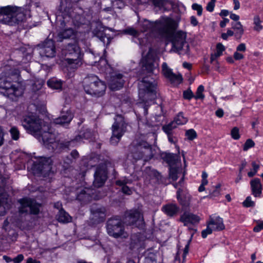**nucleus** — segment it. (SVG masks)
Returning a JSON list of instances; mask_svg holds the SVG:
<instances>
[{
  "label": "nucleus",
  "mask_w": 263,
  "mask_h": 263,
  "mask_svg": "<svg viewBox=\"0 0 263 263\" xmlns=\"http://www.w3.org/2000/svg\"><path fill=\"white\" fill-rule=\"evenodd\" d=\"M22 124L28 133L41 137L44 146L49 149H53L57 145L55 135L52 133L48 124L39 117L31 115L24 116Z\"/></svg>",
  "instance_id": "obj_1"
},
{
  "label": "nucleus",
  "mask_w": 263,
  "mask_h": 263,
  "mask_svg": "<svg viewBox=\"0 0 263 263\" xmlns=\"http://www.w3.org/2000/svg\"><path fill=\"white\" fill-rule=\"evenodd\" d=\"M20 71L15 68H6L0 74V89L4 90V95L13 99L23 93V88L18 84H14L18 79Z\"/></svg>",
  "instance_id": "obj_2"
},
{
  "label": "nucleus",
  "mask_w": 263,
  "mask_h": 263,
  "mask_svg": "<svg viewBox=\"0 0 263 263\" xmlns=\"http://www.w3.org/2000/svg\"><path fill=\"white\" fill-rule=\"evenodd\" d=\"M106 86L96 76L91 75L84 80V89L86 93L96 97H100L105 94Z\"/></svg>",
  "instance_id": "obj_3"
},
{
  "label": "nucleus",
  "mask_w": 263,
  "mask_h": 263,
  "mask_svg": "<svg viewBox=\"0 0 263 263\" xmlns=\"http://www.w3.org/2000/svg\"><path fill=\"white\" fill-rule=\"evenodd\" d=\"M28 161V165L34 175L46 177L51 173L52 161L50 158L40 157Z\"/></svg>",
  "instance_id": "obj_4"
},
{
  "label": "nucleus",
  "mask_w": 263,
  "mask_h": 263,
  "mask_svg": "<svg viewBox=\"0 0 263 263\" xmlns=\"http://www.w3.org/2000/svg\"><path fill=\"white\" fill-rule=\"evenodd\" d=\"M133 157L136 160L143 159L148 161L154 156L152 146L144 140L134 141L130 147Z\"/></svg>",
  "instance_id": "obj_5"
},
{
  "label": "nucleus",
  "mask_w": 263,
  "mask_h": 263,
  "mask_svg": "<svg viewBox=\"0 0 263 263\" xmlns=\"http://www.w3.org/2000/svg\"><path fill=\"white\" fill-rule=\"evenodd\" d=\"M186 33L181 31H177L174 34L172 41V47L174 50L180 54H189V45L186 42Z\"/></svg>",
  "instance_id": "obj_6"
},
{
  "label": "nucleus",
  "mask_w": 263,
  "mask_h": 263,
  "mask_svg": "<svg viewBox=\"0 0 263 263\" xmlns=\"http://www.w3.org/2000/svg\"><path fill=\"white\" fill-rule=\"evenodd\" d=\"M106 229L108 234L114 238H126L128 234L124 231L121 220L117 218H110L107 222Z\"/></svg>",
  "instance_id": "obj_7"
},
{
  "label": "nucleus",
  "mask_w": 263,
  "mask_h": 263,
  "mask_svg": "<svg viewBox=\"0 0 263 263\" xmlns=\"http://www.w3.org/2000/svg\"><path fill=\"white\" fill-rule=\"evenodd\" d=\"M127 123L121 116H118L111 126L112 135L110 142L112 145H117L126 131Z\"/></svg>",
  "instance_id": "obj_8"
},
{
  "label": "nucleus",
  "mask_w": 263,
  "mask_h": 263,
  "mask_svg": "<svg viewBox=\"0 0 263 263\" xmlns=\"http://www.w3.org/2000/svg\"><path fill=\"white\" fill-rule=\"evenodd\" d=\"M20 204L18 211L21 214H31L37 215L40 212L41 204L30 198H23L18 200Z\"/></svg>",
  "instance_id": "obj_9"
},
{
  "label": "nucleus",
  "mask_w": 263,
  "mask_h": 263,
  "mask_svg": "<svg viewBox=\"0 0 263 263\" xmlns=\"http://www.w3.org/2000/svg\"><path fill=\"white\" fill-rule=\"evenodd\" d=\"M156 30L162 35L168 36L173 33L176 29V23L171 18L162 17L161 20L156 21Z\"/></svg>",
  "instance_id": "obj_10"
},
{
  "label": "nucleus",
  "mask_w": 263,
  "mask_h": 263,
  "mask_svg": "<svg viewBox=\"0 0 263 263\" xmlns=\"http://www.w3.org/2000/svg\"><path fill=\"white\" fill-rule=\"evenodd\" d=\"M139 95H155L157 83L154 79L150 77H146L142 79L139 83Z\"/></svg>",
  "instance_id": "obj_11"
},
{
  "label": "nucleus",
  "mask_w": 263,
  "mask_h": 263,
  "mask_svg": "<svg viewBox=\"0 0 263 263\" xmlns=\"http://www.w3.org/2000/svg\"><path fill=\"white\" fill-rule=\"evenodd\" d=\"M124 223L127 225L135 226L140 229H143L145 227L143 215L138 210H133L126 213Z\"/></svg>",
  "instance_id": "obj_12"
},
{
  "label": "nucleus",
  "mask_w": 263,
  "mask_h": 263,
  "mask_svg": "<svg viewBox=\"0 0 263 263\" xmlns=\"http://www.w3.org/2000/svg\"><path fill=\"white\" fill-rule=\"evenodd\" d=\"M155 58L153 49L150 48L146 55L143 57L140 62V64L143 70L147 73H152L158 67V64L155 63Z\"/></svg>",
  "instance_id": "obj_13"
},
{
  "label": "nucleus",
  "mask_w": 263,
  "mask_h": 263,
  "mask_svg": "<svg viewBox=\"0 0 263 263\" xmlns=\"http://www.w3.org/2000/svg\"><path fill=\"white\" fill-rule=\"evenodd\" d=\"M107 178L106 165L104 164L99 165L94 174L93 186L95 187H101L105 183Z\"/></svg>",
  "instance_id": "obj_14"
},
{
  "label": "nucleus",
  "mask_w": 263,
  "mask_h": 263,
  "mask_svg": "<svg viewBox=\"0 0 263 263\" xmlns=\"http://www.w3.org/2000/svg\"><path fill=\"white\" fill-rule=\"evenodd\" d=\"M40 47V53L42 56L53 58L55 55L56 50L54 41L52 40H46L38 45Z\"/></svg>",
  "instance_id": "obj_15"
},
{
  "label": "nucleus",
  "mask_w": 263,
  "mask_h": 263,
  "mask_svg": "<svg viewBox=\"0 0 263 263\" xmlns=\"http://www.w3.org/2000/svg\"><path fill=\"white\" fill-rule=\"evenodd\" d=\"M162 72L164 76L172 84L177 85L182 82L183 79L181 74L174 73L172 69L165 62L162 65Z\"/></svg>",
  "instance_id": "obj_16"
},
{
  "label": "nucleus",
  "mask_w": 263,
  "mask_h": 263,
  "mask_svg": "<svg viewBox=\"0 0 263 263\" xmlns=\"http://www.w3.org/2000/svg\"><path fill=\"white\" fill-rule=\"evenodd\" d=\"M15 13V7L7 6L0 7V23L12 25V16Z\"/></svg>",
  "instance_id": "obj_17"
},
{
  "label": "nucleus",
  "mask_w": 263,
  "mask_h": 263,
  "mask_svg": "<svg viewBox=\"0 0 263 263\" xmlns=\"http://www.w3.org/2000/svg\"><path fill=\"white\" fill-rule=\"evenodd\" d=\"M60 28L58 34L59 41L61 42L64 39L72 38L76 36V31L70 27H66L64 21L61 23Z\"/></svg>",
  "instance_id": "obj_18"
},
{
  "label": "nucleus",
  "mask_w": 263,
  "mask_h": 263,
  "mask_svg": "<svg viewBox=\"0 0 263 263\" xmlns=\"http://www.w3.org/2000/svg\"><path fill=\"white\" fill-rule=\"evenodd\" d=\"M63 63L68 69L76 70L83 64V55L67 57L63 60Z\"/></svg>",
  "instance_id": "obj_19"
},
{
  "label": "nucleus",
  "mask_w": 263,
  "mask_h": 263,
  "mask_svg": "<svg viewBox=\"0 0 263 263\" xmlns=\"http://www.w3.org/2000/svg\"><path fill=\"white\" fill-rule=\"evenodd\" d=\"M92 219L96 223L103 222L106 218V210L103 206L92 207L91 209Z\"/></svg>",
  "instance_id": "obj_20"
},
{
  "label": "nucleus",
  "mask_w": 263,
  "mask_h": 263,
  "mask_svg": "<svg viewBox=\"0 0 263 263\" xmlns=\"http://www.w3.org/2000/svg\"><path fill=\"white\" fill-rule=\"evenodd\" d=\"M63 53L68 57H74L83 55L80 48L76 43L68 44L63 49Z\"/></svg>",
  "instance_id": "obj_21"
},
{
  "label": "nucleus",
  "mask_w": 263,
  "mask_h": 263,
  "mask_svg": "<svg viewBox=\"0 0 263 263\" xmlns=\"http://www.w3.org/2000/svg\"><path fill=\"white\" fill-rule=\"evenodd\" d=\"M180 221L184 223V226L189 224H195L199 223L200 218L197 215L189 212H184L180 216Z\"/></svg>",
  "instance_id": "obj_22"
},
{
  "label": "nucleus",
  "mask_w": 263,
  "mask_h": 263,
  "mask_svg": "<svg viewBox=\"0 0 263 263\" xmlns=\"http://www.w3.org/2000/svg\"><path fill=\"white\" fill-rule=\"evenodd\" d=\"M124 83L123 75L120 73L115 74L111 77L109 87L112 90H118L123 87Z\"/></svg>",
  "instance_id": "obj_23"
},
{
  "label": "nucleus",
  "mask_w": 263,
  "mask_h": 263,
  "mask_svg": "<svg viewBox=\"0 0 263 263\" xmlns=\"http://www.w3.org/2000/svg\"><path fill=\"white\" fill-rule=\"evenodd\" d=\"M250 186L252 194L255 197H260L262 194V184L260 180L255 178L250 181Z\"/></svg>",
  "instance_id": "obj_24"
},
{
  "label": "nucleus",
  "mask_w": 263,
  "mask_h": 263,
  "mask_svg": "<svg viewBox=\"0 0 263 263\" xmlns=\"http://www.w3.org/2000/svg\"><path fill=\"white\" fill-rule=\"evenodd\" d=\"M214 231H221L225 228L222 218L219 216L210 217L209 222Z\"/></svg>",
  "instance_id": "obj_25"
},
{
  "label": "nucleus",
  "mask_w": 263,
  "mask_h": 263,
  "mask_svg": "<svg viewBox=\"0 0 263 263\" xmlns=\"http://www.w3.org/2000/svg\"><path fill=\"white\" fill-rule=\"evenodd\" d=\"M179 210V208L176 203H168L162 207V211L170 217L177 214Z\"/></svg>",
  "instance_id": "obj_26"
},
{
  "label": "nucleus",
  "mask_w": 263,
  "mask_h": 263,
  "mask_svg": "<svg viewBox=\"0 0 263 263\" xmlns=\"http://www.w3.org/2000/svg\"><path fill=\"white\" fill-rule=\"evenodd\" d=\"M89 190L86 189V190H82L77 196V199L81 201H86L87 200H89L90 198H93L95 200H98L102 197L101 196H99L97 195H94L93 193L90 195V193H89Z\"/></svg>",
  "instance_id": "obj_27"
},
{
  "label": "nucleus",
  "mask_w": 263,
  "mask_h": 263,
  "mask_svg": "<svg viewBox=\"0 0 263 263\" xmlns=\"http://www.w3.org/2000/svg\"><path fill=\"white\" fill-rule=\"evenodd\" d=\"M15 7V13L12 16V25L11 26L15 25L18 24L20 22L24 21L26 18V16L24 13L21 11V9Z\"/></svg>",
  "instance_id": "obj_28"
},
{
  "label": "nucleus",
  "mask_w": 263,
  "mask_h": 263,
  "mask_svg": "<svg viewBox=\"0 0 263 263\" xmlns=\"http://www.w3.org/2000/svg\"><path fill=\"white\" fill-rule=\"evenodd\" d=\"M73 116L71 111H67L58 118L54 120V122L57 124L64 125L68 124L72 119Z\"/></svg>",
  "instance_id": "obj_29"
},
{
  "label": "nucleus",
  "mask_w": 263,
  "mask_h": 263,
  "mask_svg": "<svg viewBox=\"0 0 263 263\" xmlns=\"http://www.w3.org/2000/svg\"><path fill=\"white\" fill-rule=\"evenodd\" d=\"M10 208V204L6 195H0V216L5 215L6 210Z\"/></svg>",
  "instance_id": "obj_30"
},
{
  "label": "nucleus",
  "mask_w": 263,
  "mask_h": 263,
  "mask_svg": "<svg viewBox=\"0 0 263 263\" xmlns=\"http://www.w3.org/2000/svg\"><path fill=\"white\" fill-rule=\"evenodd\" d=\"M64 81L56 78H52L48 80L47 84L49 87L56 90H61Z\"/></svg>",
  "instance_id": "obj_31"
},
{
  "label": "nucleus",
  "mask_w": 263,
  "mask_h": 263,
  "mask_svg": "<svg viewBox=\"0 0 263 263\" xmlns=\"http://www.w3.org/2000/svg\"><path fill=\"white\" fill-rule=\"evenodd\" d=\"M140 29L141 32L147 31H155L156 30V24L148 20H144L140 24Z\"/></svg>",
  "instance_id": "obj_32"
},
{
  "label": "nucleus",
  "mask_w": 263,
  "mask_h": 263,
  "mask_svg": "<svg viewBox=\"0 0 263 263\" xmlns=\"http://www.w3.org/2000/svg\"><path fill=\"white\" fill-rule=\"evenodd\" d=\"M225 50V47L221 43H217L216 47V51L214 53L211 54V63H213L215 61H216L217 58L222 55V53Z\"/></svg>",
  "instance_id": "obj_33"
},
{
  "label": "nucleus",
  "mask_w": 263,
  "mask_h": 263,
  "mask_svg": "<svg viewBox=\"0 0 263 263\" xmlns=\"http://www.w3.org/2000/svg\"><path fill=\"white\" fill-rule=\"evenodd\" d=\"M57 219L59 222L68 223L71 221V217L63 209L59 210L57 215Z\"/></svg>",
  "instance_id": "obj_34"
},
{
  "label": "nucleus",
  "mask_w": 263,
  "mask_h": 263,
  "mask_svg": "<svg viewBox=\"0 0 263 263\" xmlns=\"http://www.w3.org/2000/svg\"><path fill=\"white\" fill-rule=\"evenodd\" d=\"M182 190L179 188L177 191V199L179 203L183 207H187L189 205V200L191 198L190 195L182 197L181 195Z\"/></svg>",
  "instance_id": "obj_35"
},
{
  "label": "nucleus",
  "mask_w": 263,
  "mask_h": 263,
  "mask_svg": "<svg viewBox=\"0 0 263 263\" xmlns=\"http://www.w3.org/2000/svg\"><path fill=\"white\" fill-rule=\"evenodd\" d=\"M232 28L235 31L236 35L241 36L244 32L243 26L240 22H234L232 23Z\"/></svg>",
  "instance_id": "obj_36"
},
{
  "label": "nucleus",
  "mask_w": 263,
  "mask_h": 263,
  "mask_svg": "<svg viewBox=\"0 0 263 263\" xmlns=\"http://www.w3.org/2000/svg\"><path fill=\"white\" fill-rule=\"evenodd\" d=\"M128 183L127 181L126 180H119L116 181V184L119 186H122V191L123 193L127 195H130L132 193V191L129 187L126 185V184Z\"/></svg>",
  "instance_id": "obj_37"
},
{
  "label": "nucleus",
  "mask_w": 263,
  "mask_h": 263,
  "mask_svg": "<svg viewBox=\"0 0 263 263\" xmlns=\"http://www.w3.org/2000/svg\"><path fill=\"white\" fill-rule=\"evenodd\" d=\"M253 29L254 30L260 32L263 29V26L262 25V21H261L260 17L258 15H256L253 17Z\"/></svg>",
  "instance_id": "obj_38"
},
{
  "label": "nucleus",
  "mask_w": 263,
  "mask_h": 263,
  "mask_svg": "<svg viewBox=\"0 0 263 263\" xmlns=\"http://www.w3.org/2000/svg\"><path fill=\"white\" fill-rule=\"evenodd\" d=\"M187 121V118L183 116L182 112H179L173 120L177 126L185 124Z\"/></svg>",
  "instance_id": "obj_39"
},
{
  "label": "nucleus",
  "mask_w": 263,
  "mask_h": 263,
  "mask_svg": "<svg viewBox=\"0 0 263 263\" xmlns=\"http://www.w3.org/2000/svg\"><path fill=\"white\" fill-rule=\"evenodd\" d=\"M177 125L173 121L169 123L168 124L163 126L162 130L166 134H169L173 133V130L177 128Z\"/></svg>",
  "instance_id": "obj_40"
},
{
  "label": "nucleus",
  "mask_w": 263,
  "mask_h": 263,
  "mask_svg": "<svg viewBox=\"0 0 263 263\" xmlns=\"http://www.w3.org/2000/svg\"><path fill=\"white\" fill-rule=\"evenodd\" d=\"M98 66L101 70L104 72H106L108 68L110 67L109 65L108 64L107 61L103 58L100 59Z\"/></svg>",
  "instance_id": "obj_41"
},
{
  "label": "nucleus",
  "mask_w": 263,
  "mask_h": 263,
  "mask_svg": "<svg viewBox=\"0 0 263 263\" xmlns=\"http://www.w3.org/2000/svg\"><path fill=\"white\" fill-rule=\"evenodd\" d=\"M204 90V86L202 85H199L197 89L196 95H194V98L196 100L203 99L204 98V95L203 93Z\"/></svg>",
  "instance_id": "obj_42"
},
{
  "label": "nucleus",
  "mask_w": 263,
  "mask_h": 263,
  "mask_svg": "<svg viewBox=\"0 0 263 263\" xmlns=\"http://www.w3.org/2000/svg\"><path fill=\"white\" fill-rule=\"evenodd\" d=\"M11 138L14 140H17L20 138V132L15 126H13L9 130Z\"/></svg>",
  "instance_id": "obj_43"
},
{
  "label": "nucleus",
  "mask_w": 263,
  "mask_h": 263,
  "mask_svg": "<svg viewBox=\"0 0 263 263\" xmlns=\"http://www.w3.org/2000/svg\"><path fill=\"white\" fill-rule=\"evenodd\" d=\"M155 8H158L159 9L163 8L165 4V0H149Z\"/></svg>",
  "instance_id": "obj_44"
},
{
  "label": "nucleus",
  "mask_w": 263,
  "mask_h": 263,
  "mask_svg": "<svg viewBox=\"0 0 263 263\" xmlns=\"http://www.w3.org/2000/svg\"><path fill=\"white\" fill-rule=\"evenodd\" d=\"M255 146L254 142L251 139H248L245 142L243 146V150L244 151H248L249 148H252Z\"/></svg>",
  "instance_id": "obj_45"
},
{
  "label": "nucleus",
  "mask_w": 263,
  "mask_h": 263,
  "mask_svg": "<svg viewBox=\"0 0 263 263\" xmlns=\"http://www.w3.org/2000/svg\"><path fill=\"white\" fill-rule=\"evenodd\" d=\"M213 231H214L213 227H211V225H210L208 222L206 229L203 230L201 232L202 237L203 238H206L208 235L212 234Z\"/></svg>",
  "instance_id": "obj_46"
},
{
  "label": "nucleus",
  "mask_w": 263,
  "mask_h": 263,
  "mask_svg": "<svg viewBox=\"0 0 263 263\" xmlns=\"http://www.w3.org/2000/svg\"><path fill=\"white\" fill-rule=\"evenodd\" d=\"M185 136L189 140H193L197 137V134L195 130L190 129L186 132Z\"/></svg>",
  "instance_id": "obj_47"
},
{
  "label": "nucleus",
  "mask_w": 263,
  "mask_h": 263,
  "mask_svg": "<svg viewBox=\"0 0 263 263\" xmlns=\"http://www.w3.org/2000/svg\"><path fill=\"white\" fill-rule=\"evenodd\" d=\"M130 248H136L140 246L139 239L135 236H133L131 239Z\"/></svg>",
  "instance_id": "obj_48"
},
{
  "label": "nucleus",
  "mask_w": 263,
  "mask_h": 263,
  "mask_svg": "<svg viewBox=\"0 0 263 263\" xmlns=\"http://www.w3.org/2000/svg\"><path fill=\"white\" fill-rule=\"evenodd\" d=\"M242 204L246 208L253 207L255 206V202L252 200V198L250 196H248L243 202Z\"/></svg>",
  "instance_id": "obj_49"
},
{
  "label": "nucleus",
  "mask_w": 263,
  "mask_h": 263,
  "mask_svg": "<svg viewBox=\"0 0 263 263\" xmlns=\"http://www.w3.org/2000/svg\"><path fill=\"white\" fill-rule=\"evenodd\" d=\"M183 97L184 99L190 100L192 98H194V95L190 89H188L183 91Z\"/></svg>",
  "instance_id": "obj_50"
},
{
  "label": "nucleus",
  "mask_w": 263,
  "mask_h": 263,
  "mask_svg": "<svg viewBox=\"0 0 263 263\" xmlns=\"http://www.w3.org/2000/svg\"><path fill=\"white\" fill-rule=\"evenodd\" d=\"M178 170L176 168H171L170 170L169 176L173 180L176 181L178 179Z\"/></svg>",
  "instance_id": "obj_51"
},
{
  "label": "nucleus",
  "mask_w": 263,
  "mask_h": 263,
  "mask_svg": "<svg viewBox=\"0 0 263 263\" xmlns=\"http://www.w3.org/2000/svg\"><path fill=\"white\" fill-rule=\"evenodd\" d=\"M192 8L194 10L197 11V15L198 16H201L202 15L203 9L201 5L197 3H194L192 5Z\"/></svg>",
  "instance_id": "obj_52"
},
{
  "label": "nucleus",
  "mask_w": 263,
  "mask_h": 263,
  "mask_svg": "<svg viewBox=\"0 0 263 263\" xmlns=\"http://www.w3.org/2000/svg\"><path fill=\"white\" fill-rule=\"evenodd\" d=\"M232 138L235 140H238L240 138L239 129L235 127L232 128L231 132Z\"/></svg>",
  "instance_id": "obj_53"
},
{
  "label": "nucleus",
  "mask_w": 263,
  "mask_h": 263,
  "mask_svg": "<svg viewBox=\"0 0 263 263\" xmlns=\"http://www.w3.org/2000/svg\"><path fill=\"white\" fill-rule=\"evenodd\" d=\"M257 224L253 228V231L255 232H259L263 230V221L262 220H256Z\"/></svg>",
  "instance_id": "obj_54"
},
{
  "label": "nucleus",
  "mask_w": 263,
  "mask_h": 263,
  "mask_svg": "<svg viewBox=\"0 0 263 263\" xmlns=\"http://www.w3.org/2000/svg\"><path fill=\"white\" fill-rule=\"evenodd\" d=\"M234 34V32L232 30L228 29L226 33H222L221 34V37L222 39L227 40H228L229 36H232Z\"/></svg>",
  "instance_id": "obj_55"
},
{
  "label": "nucleus",
  "mask_w": 263,
  "mask_h": 263,
  "mask_svg": "<svg viewBox=\"0 0 263 263\" xmlns=\"http://www.w3.org/2000/svg\"><path fill=\"white\" fill-rule=\"evenodd\" d=\"M91 133L89 130H87L82 135H79L78 137L76 138V140H78V137L79 138H84V139H88L90 136Z\"/></svg>",
  "instance_id": "obj_56"
},
{
  "label": "nucleus",
  "mask_w": 263,
  "mask_h": 263,
  "mask_svg": "<svg viewBox=\"0 0 263 263\" xmlns=\"http://www.w3.org/2000/svg\"><path fill=\"white\" fill-rule=\"evenodd\" d=\"M246 50V46L245 43H241L238 45L236 48V51L238 52H245Z\"/></svg>",
  "instance_id": "obj_57"
},
{
  "label": "nucleus",
  "mask_w": 263,
  "mask_h": 263,
  "mask_svg": "<svg viewBox=\"0 0 263 263\" xmlns=\"http://www.w3.org/2000/svg\"><path fill=\"white\" fill-rule=\"evenodd\" d=\"M174 156L173 154H166L165 156V160L168 163H171L174 160Z\"/></svg>",
  "instance_id": "obj_58"
},
{
  "label": "nucleus",
  "mask_w": 263,
  "mask_h": 263,
  "mask_svg": "<svg viewBox=\"0 0 263 263\" xmlns=\"http://www.w3.org/2000/svg\"><path fill=\"white\" fill-rule=\"evenodd\" d=\"M24 258L23 254H18L13 259V261L14 263H20L24 259Z\"/></svg>",
  "instance_id": "obj_59"
},
{
  "label": "nucleus",
  "mask_w": 263,
  "mask_h": 263,
  "mask_svg": "<svg viewBox=\"0 0 263 263\" xmlns=\"http://www.w3.org/2000/svg\"><path fill=\"white\" fill-rule=\"evenodd\" d=\"M167 136L168 141L171 143H176L177 141L176 137L173 136V133L166 134Z\"/></svg>",
  "instance_id": "obj_60"
},
{
  "label": "nucleus",
  "mask_w": 263,
  "mask_h": 263,
  "mask_svg": "<svg viewBox=\"0 0 263 263\" xmlns=\"http://www.w3.org/2000/svg\"><path fill=\"white\" fill-rule=\"evenodd\" d=\"M233 56L234 59L236 60H240L244 58L243 55L237 51L234 53Z\"/></svg>",
  "instance_id": "obj_61"
},
{
  "label": "nucleus",
  "mask_w": 263,
  "mask_h": 263,
  "mask_svg": "<svg viewBox=\"0 0 263 263\" xmlns=\"http://www.w3.org/2000/svg\"><path fill=\"white\" fill-rule=\"evenodd\" d=\"M126 32L129 34L133 36H137L138 34V32L133 28H128L126 30Z\"/></svg>",
  "instance_id": "obj_62"
},
{
  "label": "nucleus",
  "mask_w": 263,
  "mask_h": 263,
  "mask_svg": "<svg viewBox=\"0 0 263 263\" xmlns=\"http://www.w3.org/2000/svg\"><path fill=\"white\" fill-rule=\"evenodd\" d=\"M214 7H215L214 3H213L211 2H209L206 7V9L208 11L212 12L214 10Z\"/></svg>",
  "instance_id": "obj_63"
},
{
  "label": "nucleus",
  "mask_w": 263,
  "mask_h": 263,
  "mask_svg": "<svg viewBox=\"0 0 263 263\" xmlns=\"http://www.w3.org/2000/svg\"><path fill=\"white\" fill-rule=\"evenodd\" d=\"M220 186H217V189L213 191L211 194L210 196L211 197L218 196L220 194Z\"/></svg>",
  "instance_id": "obj_64"
}]
</instances>
